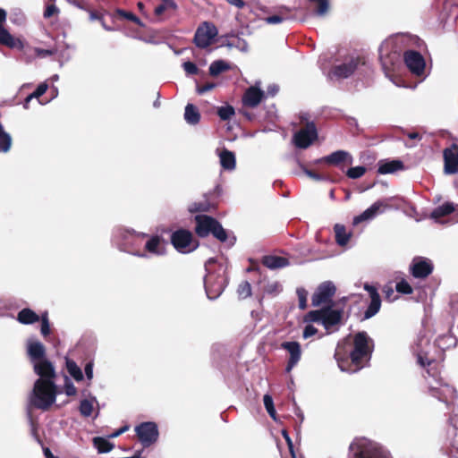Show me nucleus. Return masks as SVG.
Returning <instances> with one entry per match:
<instances>
[{
  "label": "nucleus",
  "mask_w": 458,
  "mask_h": 458,
  "mask_svg": "<svg viewBox=\"0 0 458 458\" xmlns=\"http://www.w3.org/2000/svg\"><path fill=\"white\" fill-rule=\"evenodd\" d=\"M455 210V206L453 202H445L442 205L437 207L430 214V217L435 221H439L442 217H445Z\"/></svg>",
  "instance_id": "obj_30"
},
{
  "label": "nucleus",
  "mask_w": 458,
  "mask_h": 458,
  "mask_svg": "<svg viewBox=\"0 0 458 458\" xmlns=\"http://www.w3.org/2000/svg\"><path fill=\"white\" fill-rule=\"evenodd\" d=\"M48 89V84L47 82L40 83L37 89L28 95L24 100L23 106L29 109L32 106H42L47 104L53 96H45Z\"/></svg>",
  "instance_id": "obj_15"
},
{
  "label": "nucleus",
  "mask_w": 458,
  "mask_h": 458,
  "mask_svg": "<svg viewBox=\"0 0 458 458\" xmlns=\"http://www.w3.org/2000/svg\"><path fill=\"white\" fill-rule=\"evenodd\" d=\"M383 293H385V298L388 301H393L395 299L394 288L391 285H386L383 288Z\"/></svg>",
  "instance_id": "obj_52"
},
{
  "label": "nucleus",
  "mask_w": 458,
  "mask_h": 458,
  "mask_svg": "<svg viewBox=\"0 0 458 458\" xmlns=\"http://www.w3.org/2000/svg\"><path fill=\"white\" fill-rule=\"evenodd\" d=\"M184 114H198V109H197V107L194 105L188 104L185 106Z\"/></svg>",
  "instance_id": "obj_61"
},
{
  "label": "nucleus",
  "mask_w": 458,
  "mask_h": 458,
  "mask_svg": "<svg viewBox=\"0 0 458 458\" xmlns=\"http://www.w3.org/2000/svg\"><path fill=\"white\" fill-rule=\"evenodd\" d=\"M444 172L446 174L458 173V145L454 143L443 150Z\"/></svg>",
  "instance_id": "obj_19"
},
{
  "label": "nucleus",
  "mask_w": 458,
  "mask_h": 458,
  "mask_svg": "<svg viewBox=\"0 0 458 458\" xmlns=\"http://www.w3.org/2000/svg\"><path fill=\"white\" fill-rule=\"evenodd\" d=\"M58 12V9L55 4H48L44 12L45 18H50Z\"/></svg>",
  "instance_id": "obj_58"
},
{
  "label": "nucleus",
  "mask_w": 458,
  "mask_h": 458,
  "mask_svg": "<svg viewBox=\"0 0 458 458\" xmlns=\"http://www.w3.org/2000/svg\"><path fill=\"white\" fill-rule=\"evenodd\" d=\"M216 206L211 203L207 196H205L204 200L191 203L189 207V211L191 213L209 212L216 209Z\"/></svg>",
  "instance_id": "obj_33"
},
{
  "label": "nucleus",
  "mask_w": 458,
  "mask_h": 458,
  "mask_svg": "<svg viewBox=\"0 0 458 458\" xmlns=\"http://www.w3.org/2000/svg\"><path fill=\"white\" fill-rule=\"evenodd\" d=\"M395 289L398 293L403 294H411L413 293V289L411 284L404 279H402L395 285Z\"/></svg>",
  "instance_id": "obj_46"
},
{
  "label": "nucleus",
  "mask_w": 458,
  "mask_h": 458,
  "mask_svg": "<svg viewBox=\"0 0 458 458\" xmlns=\"http://www.w3.org/2000/svg\"><path fill=\"white\" fill-rule=\"evenodd\" d=\"M185 120L189 124L195 125L199 123L200 116H184Z\"/></svg>",
  "instance_id": "obj_63"
},
{
  "label": "nucleus",
  "mask_w": 458,
  "mask_h": 458,
  "mask_svg": "<svg viewBox=\"0 0 458 458\" xmlns=\"http://www.w3.org/2000/svg\"><path fill=\"white\" fill-rule=\"evenodd\" d=\"M216 87V84L215 83H206L202 86H198L197 87V92L199 94H204L209 90H212L214 88Z\"/></svg>",
  "instance_id": "obj_57"
},
{
  "label": "nucleus",
  "mask_w": 458,
  "mask_h": 458,
  "mask_svg": "<svg viewBox=\"0 0 458 458\" xmlns=\"http://www.w3.org/2000/svg\"><path fill=\"white\" fill-rule=\"evenodd\" d=\"M6 20V12L0 8V44L4 45L10 48H16L22 50L24 43L20 38L13 37L7 30L4 29V23Z\"/></svg>",
  "instance_id": "obj_16"
},
{
  "label": "nucleus",
  "mask_w": 458,
  "mask_h": 458,
  "mask_svg": "<svg viewBox=\"0 0 458 458\" xmlns=\"http://www.w3.org/2000/svg\"><path fill=\"white\" fill-rule=\"evenodd\" d=\"M381 207H385V205L381 201L375 202L362 213L363 216L367 220L374 217L378 213Z\"/></svg>",
  "instance_id": "obj_42"
},
{
  "label": "nucleus",
  "mask_w": 458,
  "mask_h": 458,
  "mask_svg": "<svg viewBox=\"0 0 458 458\" xmlns=\"http://www.w3.org/2000/svg\"><path fill=\"white\" fill-rule=\"evenodd\" d=\"M33 369L39 377L38 379L55 381L56 377L55 370L52 362L47 359L34 362Z\"/></svg>",
  "instance_id": "obj_22"
},
{
  "label": "nucleus",
  "mask_w": 458,
  "mask_h": 458,
  "mask_svg": "<svg viewBox=\"0 0 458 458\" xmlns=\"http://www.w3.org/2000/svg\"><path fill=\"white\" fill-rule=\"evenodd\" d=\"M215 263L216 259L210 258L205 264L208 273L204 277V286L207 296L211 300L219 297L228 284V276L222 266H219L215 271L209 270V266Z\"/></svg>",
  "instance_id": "obj_4"
},
{
  "label": "nucleus",
  "mask_w": 458,
  "mask_h": 458,
  "mask_svg": "<svg viewBox=\"0 0 458 458\" xmlns=\"http://www.w3.org/2000/svg\"><path fill=\"white\" fill-rule=\"evenodd\" d=\"M116 13L120 17H122L123 19H126V20H129V21H131L134 23L138 24L139 26H141V27L144 26V24L141 22V21L136 15H134L132 13L126 12V11L122 10V9H117L116 10Z\"/></svg>",
  "instance_id": "obj_44"
},
{
  "label": "nucleus",
  "mask_w": 458,
  "mask_h": 458,
  "mask_svg": "<svg viewBox=\"0 0 458 458\" xmlns=\"http://www.w3.org/2000/svg\"><path fill=\"white\" fill-rule=\"evenodd\" d=\"M296 293L299 300V308L301 310H305L307 308L308 292L304 288H298L296 290Z\"/></svg>",
  "instance_id": "obj_48"
},
{
  "label": "nucleus",
  "mask_w": 458,
  "mask_h": 458,
  "mask_svg": "<svg viewBox=\"0 0 458 458\" xmlns=\"http://www.w3.org/2000/svg\"><path fill=\"white\" fill-rule=\"evenodd\" d=\"M364 289L369 293L370 297V303L364 312L362 320L369 319L375 316L380 310L381 298L375 286L369 284H364Z\"/></svg>",
  "instance_id": "obj_21"
},
{
  "label": "nucleus",
  "mask_w": 458,
  "mask_h": 458,
  "mask_svg": "<svg viewBox=\"0 0 458 458\" xmlns=\"http://www.w3.org/2000/svg\"><path fill=\"white\" fill-rule=\"evenodd\" d=\"M317 333H318V329L315 327H313L312 325H307L304 327L302 335H303V338L307 339L309 337L315 335Z\"/></svg>",
  "instance_id": "obj_53"
},
{
  "label": "nucleus",
  "mask_w": 458,
  "mask_h": 458,
  "mask_svg": "<svg viewBox=\"0 0 458 458\" xmlns=\"http://www.w3.org/2000/svg\"><path fill=\"white\" fill-rule=\"evenodd\" d=\"M364 289L369 293L370 297V303L364 312L362 320L369 319L375 316L380 310L381 298L375 286L369 284H364Z\"/></svg>",
  "instance_id": "obj_20"
},
{
  "label": "nucleus",
  "mask_w": 458,
  "mask_h": 458,
  "mask_svg": "<svg viewBox=\"0 0 458 458\" xmlns=\"http://www.w3.org/2000/svg\"><path fill=\"white\" fill-rule=\"evenodd\" d=\"M336 288L332 282L327 281L320 284L311 297V304L314 307L321 305L333 306V297Z\"/></svg>",
  "instance_id": "obj_10"
},
{
  "label": "nucleus",
  "mask_w": 458,
  "mask_h": 458,
  "mask_svg": "<svg viewBox=\"0 0 458 458\" xmlns=\"http://www.w3.org/2000/svg\"><path fill=\"white\" fill-rule=\"evenodd\" d=\"M365 173L366 168L364 166L359 165L349 168L346 172V175L351 179H358L363 176Z\"/></svg>",
  "instance_id": "obj_43"
},
{
  "label": "nucleus",
  "mask_w": 458,
  "mask_h": 458,
  "mask_svg": "<svg viewBox=\"0 0 458 458\" xmlns=\"http://www.w3.org/2000/svg\"><path fill=\"white\" fill-rule=\"evenodd\" d=\"M79 410L82 416L89 417L93 411V405L89 400L83 399L81 401Z\"/></svg>",
  "instance_id": "obj_45"
},
{
  "label": "nucleus",
  "mask_w": 458,
  "mask_h": 458,
  "mask_svg": "<svg viewBox=\"0 0 458 458\" xmlns=\"http://www.w3.org/2000/svg\"><path fill=\"white\" fill-rule=\"evenodd\" d=\"M403 60L412 74L416 76L424 75L426 63L424 57L419 52L414 50L406 51L403 55Z\"/></svg>",
  "instance_id": "obj_13"
},
{
  "label": "nucleus",
  "mask_w": 458,
  "mask_h": 458,
  "mask_svg": "<svg viewBox=\"0 0 458 458\" xmlns=\"http://www.w3.org/2000/svg\"><path fill=\"white\" fill-rule=\"evenodd\" d=\"M352 455L349 458H393L379 444L365 437L356 438L351 445Z\"/></svg>",
  "instance_id": "obj_5"
},
{
  "label": "nucleus",
  "mask_w": 458,
  "mask_h": 458,
  "mask_svg": "<svg viewBox=\"0 0 458 458\" xmlns=\"http://www.w3.org/2000/svg\"><path fill=\"white\" fill-rule=\"evenodd\" d=\"M403 168L404 165L401 160L386 161L379 164L377 173L380 174H393Z\"/></svg>",
  "instance_id": "obj_32"
},
{
  "label": "nucleus",
  "mask_w": 458,
  "mask_h": 458,
  "mask_svg": "<svg viewBox=\"0 0 458 458\" xmlns=\"http://www.w3.org/2000/svg\"><path fill=\"white\" fill-rule=\"evenodd\" d=\"M27 352L33 363L46 359V348L39 341L30 342Z\"/></svg>",
  "instance_id": "obj_27"
},
{
  "label": "nucleus",
  "mask_w": 458,
  "mask_h": 458,
  "mask_svg": "<svg viewBox=\"0 0 458 458\" xmlns=\"http://www.w3.org/2000/svg\"><path fill=\"white\" fill-rule=\"evenodd\" d=\"M333 306H326L320 310L309 311L304 320L306 322L321 323L326 330H331L342 323L344 311L334 310Z\"/></svg>",
  "instance_id": "obj_6"
},
{
  "label": "nucleus",
  "mask_w": 458,
  "mask_h": 458,
  "mask_svg": "<svg viewBox=\"0 0 458 458\" xmlns=\"http://www.w3.org/2000/svg\"><path fill=\"white\" fill-rule=\"evenodd\" d=\"M280 347L289 353L285 372L290 373L301 359L302 352L301 344L296 341L283 342Z\"/></svg>",
  "instance_id": "obj_18"
},
{
  "label": "nucleus",
  "mask_w": 458,
  "mask_h": 458,
  "mask_svg": "<svg viewBox=\"0 0 458 458\" xmlns=\"http://www.w3.org/2000/svg\"><path fill=\"white\" fill-rule=\"evenodd\" d=\"M84 370H85L87 378L89 380H91L93 378V363L92 362L87 363L84 368Z\"/></svg>",
  "instance_id": "obj_60"
},
{
  "label": "nucleus",
  "mask_w": 458,
  "mask_h": 458,
  "mask_svg": "<svg viewBox=\"0 0 458 458\" xmlns=\"http://www.w3.org/2000/svg\"><path fill=\"white\" fill-rule=\"evenodd\" d=\"M374 348L373 340L365 331L354 335L352 345L338 344L335 358L342 371L357 372L363 369L370 360Z\"/></svg>",
  "instance_id": "obj_1"
},
{
  "label": "nucleus",
  "mask_w": 458,
  "mask_h": 458,
  "mask_svg": "<svg viewBox=\"0 0 458 458\" xmlns=\"http://www.w3.org/2000/svg\"><path fill=\"white\" fill-rule=\"evenodd\" d=\"M282 436L284 437V438L285 439L287 445H288V447H289V451L291 452L293 457L294 458V452H293V441L287 432L286 429H283L282 430Z\"/></svg>",
  "instance_id": "obj_56"
},
{
  "label": "nucleus",
  "mask_w": 458,
  "mask_h": 458,
  "mask_svg": "<svg viewBox=\"0 0 458 458\" xmlns=\"http://www.w3.org/2000/svg\"><path fill=\"white\" fill-rule=\"evenodd\" d=\"M283 290L281 284L277 281L268 282L264 285L263 291L265 293L276 296L279 294Z\"/></svg>",
  "instance_id": "obj_39"
},
{
  "label": "nucleus",
  "mask_w": 458,
  "mask_h": 458,
  "mask_svg": "<svg viewBox=\"0 0 458 458\" xmlns=\"http://www.w3.org/2000/svg\"><path fill=\"white\" fill-rule=\"evenodd\" d=\"M310 2L316 3L318 4V8L316 10V13L319 16H322L327 13L329 4L328 0H309Z\"/></svg>",
  "instance_id": "obj_47"
},
{
  "label": "nucleus",
  "mask_w": 458,
  "mask_h": 458,
  "mask_svg": "<svg viewBox=\"0 0 458 458\" xmlns=\"http://www.w3.org/2000/svg\"><path fill=\"white\" fill-rule=\"evenodd\" d=\"M318 137L317 127L314 123L307 122L306 125L293 136L296 147L307 148Z\"/></svg>",
  "instance_id": "obj_12"
},
{
  "label": "nucleus",
  "mask_w": 458,
  "mask_h": 458,
  "mask_svg": "<svg viewBox=\"0 0 458 458\" xmlns=\"http://www.w3.org/2000/svg\"><path fill=\"white\" fill-rule=\"evenodd\" d=\"M285 20V17H283L282 15H272V16H268V17H266L264 19V21L267 23V24H277V23H281L283 21Z\"/></svg>",
  "instance_id": "obj_54"
},
{
  "label": "nucleus",
  "mask_w": 458,
  "mask_h": 458,
  "mask_svg": "<svg viewBox=\"0 0 458 458\" xmlns=\"http://www.w3.org/2000/svg\"><path fill=\"white\" fill-rule=\"evenodd\" d=\"M387 44L388 43H386L385 45H382L381 47H380V58H381V61H382V64H383V67L386 71V74L387 76L388 75V67H387V64H388V57H385L384 56V49L387 47Z\"/></svg>",
  "instance_id": "obj_55"
},
{
  "label": "nucleus",
  "mask_w": 458,
  "mask_h": 458,
  "mask_svg": "<svg viewBox=\"0 0 458 458\" xmlns=\"http://www.w3.org/2000/svg\"><path fill=\"white\" fill-rule=\"evenodd\" d=\"M264 97V91H262L259 86L250 87L242 97L243 105L250 107L258 106Z\"/></svg>",
  "instance_id": "obj_25"
},
{
  "label": "nucleus",
  "mask_w": 458,
  "mask_h": 458,
  "mask_svg": "<svg viewBox=\"0 0 458 458\" xmlns=\"http://www.w3.org/2000/svg\"><path fill=\"white\" fill-rule=\"evenodd\" d=\"M359 59L350 57L343 64L336 65L331 72V75L337 79H345L352 75L357 69Z\"/></svg>",
  "instance_id": "obj_23"
},
{
  "label": "nucleus",
  "mask_w": 458,
  "mask_h": 458,
  "mask_svg": "<svg viewBox=\"0 0 458 458\" xmlns=\"http://www.w3.org/2000/svg\"><path fill=\"white\" fill-rule=\"evenodd\" d=\"M434 269L432 262L425 258H414L411 266L410 273L414 278L424 279L427 278Z\"/></svg>",
  "instance_id": "obj_17"
},
{
  "label": "nucleus",
  "mask_w": 458,
  "mask_h": 458,
  "mask_svg": "<svg viewBox=\"0 0 458 458\" xmlns=\"http://www.w3.org/2000/svg\"><path fill=\"white\" fill-rule=\"evenodd\" d=\"M195 222V233L199 237L205 238L211 233L221 242L227 240L226 231L216 218L207 215H197Z\"/></svg>",
  "instance_id": "obj_7"
},
{
  "label": "nucleus",
  "mask_w": 458,
  "mask_h": 458,
  "mask_svg": "<svg viewBox=\"0 0 458 458\" xmlns=\"http://www.w3.org/2000/svg\"><path fill=\"white\" fill-rule=\"evenodd\" d=\"M265 408L269 414V416L274 420H276V411L274 407L273 399L270 395L265 394L263 398Z\"/></svg>",
  "instance_id": "obj_41"
},
{
  "label": "nucleus",
  "mask_w": 458,
  "mask_h": 458,
  "mask_svg": "<svg viewBox=\"0 0 458 458\" xmlns=\"http://www.w3.org/2000/svg\"><path fill=\"white\" fill-rule=\"evenodd\" d=\"M334 232L335 242L342 247L345 246L349 242L352 235V232H347L345 225L341 224L335 225Z\"/></svg>",
  "instance_id": "obj_31"
},
{
  "label": "nucleus",
  "mask_w": 458,
  "mask_h": 458,
  "mask_svg": "<svg viewBox=\"0 0 458 458\" xmlns=\"http://www.w3.org/2000/svg\"><path fill=\"white\" fill-rule=\"evenodd\" d=\"M217 114H234V109L233 106H222L217 110Z\"/></svg>",
  "instance_id": "obj_59"
},
{
  "label": "nucleus",
  "mask_w": 458,
  "mask_h": 458,
  "mask_svg": "<svg viewBox=\"0 0 458 458\" xmlns=\"http://www.w3.org/2000/svg\"><path fill=\"white\" fill-rule=\"evenodd\" d=\"M34 53L38 57H47L53 55L56 53L55 49H41L38 47L34 48Z\"/></svg>",
  "instance_id": "obj_51"
},
{
  "label": "nucleus",
  "mask_w": 458,
  "mask_h": 458,
  "mask_svg": "<svg viewBox=\"0 0 458 458\" xmlns=\"http://www.w3.org/2000/svg\"><path fill=\"white\" fill-rule=\"evenodd\" d=\"M220 163L224 169L233 170L235 167V156L232 151L224 149L220 154Z\"/></svg>",
  "instance_id": "obj_34"
},
{
  "label": "nucleus",
  "mask_w": 458,
  "mask_h": 458,
  "mask_svg": "<svg viewBox=\"0 0 458 458\" xmlns=\"http://www.w3.org/2000/svg\"><path fill=\"white\" fill-rule=\"evenodd\" d=\"M92 441L94 447L97 448L99 454L108 453L114 447L113 443L101 437H96Z\"/></svg>",
  "instance_id": "obj_35"
},
{
  "label": "nucleus",
  "mask_w": 458,
  "mask_h": 458,
  "mask_svg": "<svg viewBox=\"0 0 458 458\" xmlns=\"http://www.w3.org/2000/svg\"><path fill=\"white\" fill-rule=\"evenodd\" d=\"M64 392L68 396H73L77 394V388L67 377H65Z\"/></svg>",
  "instance_id": "obj_50"
},
{
  "label": "nucleus",
  "mask_w": 458,
  "mask_h": 458,
  "mask_svg": "<svg viewBox=\"0 0 458 458\" xmlns=\"http://www.w3.org/2000/svg\"><path fill=\"white\" fill-rule=\"evenodd\" d=\"M217 33V29L214 24L205 21L197 29L194 43L198 47L206 48L214 42Z\"/></svg>",
  "instance_id": "obj_11"
},
{
  "label": "nucleus",
  "mask_w": 458,
  "mask_h": 458,
  "mask_svg": "<svg viewBox=\"0 0 458 458\" xmlns=\"http://www.w3.org/2000/svg\"><path fill=\"white\" fill-rule=\"evenodd\" d=\"M57 387L55 381L37 379L30 395V404L42 411H47L55 403Z\"/></svg>",
  "instance_id": "obj_3"
},
{
  "label": "nucleus",
  "mask_w": 458,
  "mask_h": 458,
  "mask_svg": "<svg viewBox=\"0 0 458 458\" xmlns=\"http://www.w3.org/2000/svg\"><path fill=\"white\" fill-rule=\"evenodd\" d=\"M171 243L181 253H189L197 249L198 242L193 241L192 233L186 229H178L171 234Z\"/></svg>",
  "instance_id": "obj_8"
},
{
  "label": "nucleus",
  "mask_w": 458,
  "mask_h": 458,
  "mask_svg": "<svg viewBox=\"0 0 458 458\" xmlns=\"http://www.w3.org/2000/svg\"><path fill=\"white\" fill-rule=\"evenodd\" d=\"M322 161L327 165L338 166L344 163L352 164V157L347 151L337 150L327 157H324Z\"/></svg>",
  "instance_id": "obj_26"
},
{
  "label": "nucleus",
  "mask_w": 458,
  "mask_h": 458,
  "mask_svg": "<svg viewBox=\"0 0 458 458\" xmlns=\"http://www.w3.org/2000/svg\"><path fill=\"white\" fill-rule=\"evenodd\" d=\"M66 369L69 374L77 381H81L83 379V374L81 368L77 365V363L71 359L66 358Z\"/></svg>",
  "instance_id": "obj_36"
},
{
  "label": "nucleus",
  "mask_w": 458,
  "mask_h": 458,
  "mask_svg": "<svg viewBox=\"0 0 458 458\" xmlns=\"http://www.w3.org/2000/svg\"><path fill=\"white\" fill-rule=\"evenodd\" d=\"M261 263L269 269H277L287 267L289 260L281 256L266 255L262 258Z\"/></svg>",
  "instance_id": "obj_28"
},
{
  "label": "nucleus",
  "mask_w": 458,
  "mask_h": 458,
  "mask_svg": "<svg viewBox=\"0 0 458 458\" xmlns=\"http://www.w3.org/2000/svg\"><path fill=\"white\" fill-rule=\"evenodd\" d=\"M426 374L424 378L428 391L433 397L443 403H448L456 398V389L444 382L439 365L435 360L427 362Z\"/></svg>",
  "instance_id": "obj_2"
},
{
  "label": "nucleus",
  "mask_w": 458,
  "mask_h": 458,
  "mask_svg": "<svg viewBox=\"0 0 458 458\" xmlns=\"http://www.w3.org/2000/svg\"><path fill=\"white\" fill-rule=\"evenodd\" d=\"M237 293L240 299H246L251 296V285L248 281L242 282L237 288Z\"/></svg>",
  "instance_id": "obj_40"
},
{
  "label": "nucleus",
  "mask_w": 458,
  "mask_h": 458,
  "mask_svg": "<svg viewBox=\"0 0 458 458\" xmlns=\"http://www.w3.org/2000/svg\"><path fill=\"white\" fill-rule=\"evenodd\" d=\"M230 69V65L224 60H216L211 63L209 66V73L212 76H217L223 72Z\"/></svg>",
  "instance_id": "obj_37"
},
{
  "label": "nucleus",
  "mask_w": 458,
  "mask_h": 458,
  "mask_svg": "<svg viewBox=\"0 0 458 458\" xmlns=\"http://www.w3.org/2000/svg\"><path fill=\"white\" fill-rule=\"evenodd\" d=\"M182 67L187 75H194L199 72L197 65L190 61L184 62Z\"/></svg>",
  "instance_id": "obj_49"
},
{
  "label": "nucleus",
  "mask_w": 458,
  "mask_h": 458,
  "mask_svg": "<svg viewBox=\"0 0 458 458\" xmlns=\"http://www.w3.org/2000/svg\"><path fill=\"white\" fill-rule=\"evenodd\" d=\"M161 3L154 9V14L159 21L171 17L178 9L174 0H160Z\"/></svg>",
  "instance_id": "obj_24"
},
{
  "label": "nucleus",
  "mask_w": 458,
  "mask_h": 458,
  "mask_svg": "<svg viewBox=\"0 0 458 458\" xmlns=\"http://www.w3.org/2000/svg\"><path fill=\"white\" fill-rule=\"evenodd\" d=\"M136 437L144 448L155 444L159 437L157 423L152 421L141 422L134 428Z\"/></svg>",
  "instance_id": "obj_9"
},
{
  "label": "nucleus",
  "mask_w": 458,
  "mask_h": 458,
  "mask_svg": "<svg viewBox=\"0 0 458 458\" xmlns=\"http://www.w3.org/2000/svg\"><path fill=\"white\" fill-rule=\"evenodd\" d=\"M39 321L41 322L40 333L45 338H47L51 333L47 311H45L40 315Z\"/></svg>",
  "instance_id": "obj_38"
},
{
  "label": "nucleus",
  "mask_w": 458,
  "mask_h": 458,
  "mask_svg": "<svg viewBox=\"0 0 458 458\" xmlns=\"http://www.w3.org/2000/svg\"><path fill=\"white\" fill-rule=\"evenodd\" d=\"M40 316L30 308H24L17 314V320L23 325H31L39 321Z\"/></svg>",
  "instance_id": "obj_29"
},
{
  "label": "nucleus",
  "mask_w": 458,
  "mask_h": 458,
  "mask_svg": "<svg viewBox=\"0 0 458 458\" xmlns=\"http://www.w3.org/2000/svg\"><path fill=\"white\" fill-rule=\"evenodd\" d=\"M279 90V88L276 84H272L267 88V94L270 96H275Z\"/></svg>",
  "instance_id": "obj_64"
},
{
  "label": "nucleus",
  "mask_w": 458,
  "mask_h": 458,
  "mask_svg": "<svg viewBox=\"0 0 458 458\" xmlns=\"http://www.w3.org/2000/svg\"><path fill=\"white\" fill-rule=\"evenodd\" d=\"M138 235L143 238H148L144 247L146 252L155 256H163L166 253L167 242L162 236L158 234L149 236L144 233H139Z\"/></svg>",
  "instance_id": "obj_14"
},
{
  "label": "nucleus",
  "mask_w": 458,
  "mask_h": 458,
  "mask_svg": "<svg viewBox=\"0 0 458 458\" xmlns=\"http://www.w3.org/2000/svg\"><path fill=\"white\" fill-rule=\"evenodd\" d=\"M305 173L309 177L316 181H319L322 179V176L319 174L316 173L315 171L306 169Z\"/></svg>",
  "instance_id": "obj_62"
}]
</instances>
